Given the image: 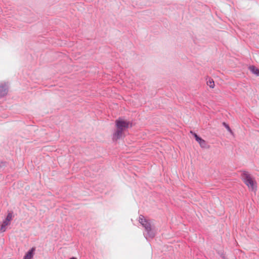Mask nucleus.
Masks as SVG:
<instances>
[{"mask_svg": "<svg viewBox=\"0 0 259 259\" xmlns=\"http://www.w3.org/2000/svg\"><path fill=\"white\" fill-rule=\"evenodd\" d=\"M115 125L116 130L112 135V140L116 141L117 140L122 138L124 132L127 129L129 126H132V123L130 121L119 118L115 121Z\"/></svg>", "mask_w": 259, "mask_h": 259, "instance_id": "nucleus-1", "label": "nucleus"}, {"mask_svg": "<svg viewBox=\"0 0 259 259\" xmlns=\"http://www.w3.org/2000/svg\"><path fill=\"white\" fill-rule=\"evenodd\" d=\"M241 177L242 180L247 186L249 190L253 192L256 191V182L248 172L246 171H242Z\"/></svg>", "mask_w": 259, "mask_h": 259, "instance_id": "nucleus-2", "label": "nucleus"}, {"mask_svg": "<svg viewBox=\"0 0 259 259\" xmlns=\"http://www.w3.org/2000/svg\"><path fill=\"white\" fill-rule=\"evenodd\" d=\"M139 222L147 232L146 238H147V237L153 238L155 236V233L152 229L151 225L149 220L146 219L144 215H140Z\"/></svg>", "mask_w": 259, "mask_h": 259, "instance_id": "nucleus-3", "label": "nucleus"}, {"mask_svg": "<svg viewBox=\"0 0 259 259\" xmlns=\"http://www.w3.org/2000/svg\"><path fill=\"white\" fill-rule=\"evenodd\" d=\"M190 133L194 136L196 141L199 144L200 146L202 148H209V146L207 144V142L200 137H199L196 133L191 131Z\"/></svg>", "mask_w": 259, "mask_h": 259, "instance_id": "nucleus-4", "label": "nucleus"}, {"mask_svg": "<svg viewBox=\"0 0 259 259\" xmlns=\"http://www.w3.org/2000/svg\"><path fill=\"white\" fill-rule=\"evenodd\" d=\"M8 92V88L6 83L0 84V97L6 96Z\"/></svg>", "mask_w": 259, "mask_h": 259, "instance_id": "nucleus-5", "label": "nucleus"}, {"mask_svg": "<svg viewBox=\"0 0 259 259\" xmlns=\"http://www.w3.org/2000/svg\"><path fill=\"white\" fill-rule=\"evenodd\" d=\"M35 248L32 247L28 252L26 254L23 259H31L33 256L34 251Z\"/></svg>", "mask_w": 259, "mask_h": 259, "instance_id": "nucleus-6", "label": "nucleus"}, {"mask_svg": "<svg viewBox=\"0 0 259 259\" xmlns=\"http://www.w3.org/2000/svg\"><path fill=\"white\" fill-rule=\"evenodd\" d=\"M10 224V223L4 220L3 222L2 225L0 227V232H4L6 230V227L7 226L9 225Z\"/></svg>", "mask_w": 259, "mask_h": 259, "instance_id": "nucleus-7", "label": "nucleus"}, {"mask_svg": "<svg viewBox=\"0 0 259 259\" xmlns=\"http://www.w3.org/2000/svg\"><path fill=\"white\" fill-rule=\"evenodd\" d=\"M249 69L252 73L259 76V69L256 68L254 66H249Z\"/></svg>", "mask_w": 259, "mask_h": 259, "instance_id": "nucleus-8", "label": "nucleus"}, {"mask_svg": "<svg viewBox=\"0 0 259 259\" xmlns=\"http://www.w3.org/2000/svg\"><path fill=\"white\" fill-rule=\"evenodd\" d=\"M207 84L210 88H214V82L212 79L209 78V79L207 81Z\"/></svg>", "mask_w": 259, "mask_h": 259, "instance_id": "nucleus-9", "label": "nucleus"}, {"mask_svg": "<svg viewBox=\"0 0 259 259\" xmlns=\"http://www.w3.org/2000/svg\"><path fill=\"white\" fill-rule=\"evenodd\" d=\"M12 218H13V213L9 212L8 214V215L5 220L11 223V221L12 220Z\"/></svg>", "mask_w": 259, "mask_h": 259, "instance_id": "nucleus-10", "label": "nucleus"}, {"mask_svg": "<svg viewBox=\"0 0 259 259\" xmlns=\"http://www.w3.org/2000/svg\"><path fill=\"white\" fill-rule=\"evenodd\" d=\"M223 124L224 125V126L227 128V130L231 133H232V131L231 130V129L230 128V127H229V125L227 124L225 122H223Z\"/></svg>", "mask_w": 259, "mask_h": 259, "instance_id": "nucleus-11", "label": "nucleus"}, {"mask_svg": "<svg viewBox=\"0 0 259 259\" xmlns=\"http://www.w3.org/2000/svg\"><path fill=\"white\" fill-rule=\"evenodd\" d=\"M70 259H77V258L76 257H72L70 258Z\"/></svg>", "mask_w": 259, "mask_h": 259, "instance_id": "nucleus-12", "label": "nucleus"}, {"mask_svg": "<svg viewBox=\"0 0 259 259\" xmlns=\"http://www.w3.org/2000/svg\"><path fill=\"white\" fill-rule=\"evenodd\" d=\"M224 259H226V258H225V257H224Z\"/></svg>", "mask_w": 259, "mask_h": 259, "instance_id": "nucleus-13", "label": "nucleus"}]
</instances>
